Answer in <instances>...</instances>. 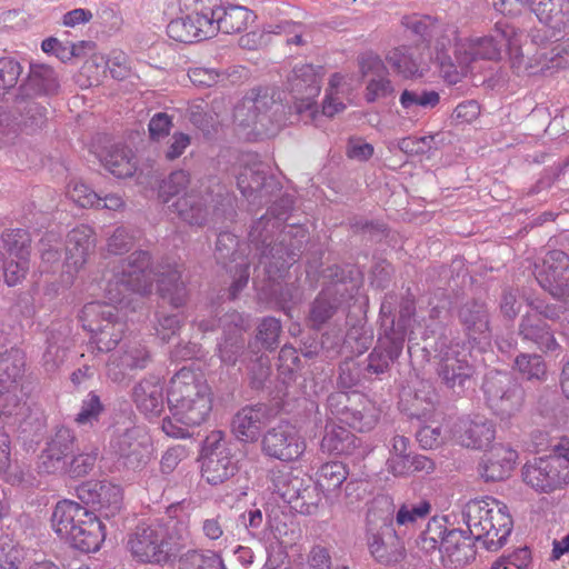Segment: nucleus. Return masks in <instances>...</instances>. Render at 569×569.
I'll use <instances>...</instances> for the list:
<instances>
[{
  "instance_id": "nucleus-29",
  "label": "nucleus",
  "mask_w": 569,
  "mask_h": 569,
  "mask_svg": "<svg viewBox=\"0 0 569 569\" xmlns=\"http://www.w3.org/2000/svg\"><path fill=\"white\" fill-rule=\"evenodd\" d=\"M132 401L148 417H159L164 409L163 386L157 376L141 379L132 388Z\"/></svg>"
},
{
  "instance_id": "nucleus-48",
  "label": "nucleus",
  "mask_w": 569,
  "mask_h": 569,
  "mask_svg": "<svg viewBox=\"0 0 569 569\" xmlns=\"http://www.w3.org/2000/svg\"><path fill=\"white\" fill-rule=\"evenodd\" d=\"M102 163L117 178L131 177L137 169L131 149L120 144L112 146L106 152Z\"/></svg>"
},
{
  "instance_id": "nucleus-49",
  "label": "nucleus",
  "mask_w": 569,
  "mask_h": 569,
  "mask_svg": "<svg viewBox=\"0 0 569 569\" xmlns=\"http://www.w3.org/2000/svg\"><path fill=\"white\" fill-rule=\"evenodd\" d=\"M323 491L312 478H305L302 487L298 490V495H296L290 506L301 515H316L319 511Z\"/></svg>"
},
{
  "instance_id": "nucleus-17",
  "label": "nucleus",
  "mask_w": 569,
  "mask_h": 569,
  "mask_svg": "<svg viewBox=\"0 0 569 569\" xmlns=\"http://www.w3.org/2000/svg\"><path fill=\"white\" fill-rule=\"evenodd\" d=\"M535 278L539 286L556 299L569 297V256L562 250H551L541 266H536Z\"/></svg>"
},
{
  "instance_id": "nucleus-35",
  "label": "nucleus",
  "mask_w": 569,
  "mask_h": 569,
  "mask_svg": "<svg viewBox=\"0 0 569 569\" xmlns=\"http://www.w3.org/2000/svg\"><path fill=\"white\" fill-rule=\"evenodd\" d=\"M89 513L87 507L76 501L61 500L56 505L51 515L52 528L61 539L67 541L76 528L88 518Z\"/></svg>"
},
{
  "instance_id": "nucleus-23",
  "label": "nucleus",
  "mask_w": 569,
  "mask_h": 569,
  "mask_svg": "<svg viewBox=\"0 0 569 569\" xmlns=\"http://www.w3.org/2000/svg\"><path fill=\"white\" fill-rule=\"evenodd\" d=\"M453 437L465 448L483 450L496 438V425L483 416L462 417L455 423Z\"/></svg>"
},
{
  "instance_id": "nucleus-64",
  "label": "nucleus",
  "mask_w": 569,
  "mask_h": 569,
  "mask_svg": "<svg viewBox=\"0 0 569 569\" xmlns=\"http://www.w3.org/2000/svg\"><path fill=\"white\" fill-rule=\"evenodd\" d=\"M253 356L248 365L249 385L253 390H262L271 373L270 360L261 352Z\"/></svg>"
},
{
  "instance_id": "nucleus-36",
  "label": "nucleus",
  "mask_w": 569,
  "mask_h": 569,
  "mask_svg": "<svg viewBox=\"0 0 569 569\" xmlns=\"http://www.w3.org/2000/svg\"><path fill=\"white\" fill-rule=\"evenodd\" d=\"M104 538L106 532L103 523L96 513L90 511L88 518L76 528L72 536L67 539V542L70 543L72 548L89 553L98 551Z\"/></svg>"
},
{
  "instance_id": "nucleus-28",
  "label": "nucleus",
  "mask_w": 569,
  "mask_h": 569,
  "mask_svg": "<svg viewBox=\"0 0 569 569\" xmlns=\"http://www.w3.org/2000/svg\"><path fill=\"white\" fill-rule=\"evenodd\" d=\"M60 81L57 72L48 64L31 63L27 78L18 89L19 97L50 98L58 94Z\"/></svg>"
},
{
  "instance_id": "nucleus-25",
  "label": "nucleus",
  "mask_w": 569,
  "mask_h": 569,
  "mask_svg": "<svg viewBox=\"0 0 569 569\" xmlns=\"http://www.w3.org/2000/svg\"><path fill=\"white\" fill-rule=\"evenodd\" d=\"M497 37L488 36L476 41L471 48L473 59L498 60L501 57L502 50L508 49L511 59V67L520 70L523 54L520 52L519 47H515L511 39L513 29L506 28L500 30L499 24H497Z\"/></svg>"
},
{
  "instance_id": "nucleus-63",
  "label": "nucleus",
  "mask_w": 569,
  "mask_h": 569,
  "mask_svg": "<svg viewBox=\"0 0 569 569\" xmlns=\"http://www.w3.org/2000/svg\"><path fill=\"white\" fill-rule=\"evenodd\" d=\"M277 367L283 382L295 380L296 375L302 368L298 350L292 346L284 345L279 351Z\"/></svg>"
},
{
  "instance_id": "nucleus-22",
  "label": "nucleus",
  "mask_w": 569,
  "mask_h": 569,
  "mask_svg": "<svg viewBox=\"0 0 569 569\" xmlns=\"http://www.w3.org/2000/svg\"><path fill=\"white\" fill-rule=\"evenodd\" d=\"M111 448L128 469L143 468L150 460L149 439L138 428L126 429L111 440Z\"/></svg>"
},
{
  "instance_id": "nucleus-55",
  "label": "nucleus",
  "mask_w": 569,
  "mask_h": 569,
  "mask_svg": "<svg viewBox=\"0 0 569 569\" xmlns=\"http://www.w3.org/2000/svg\"><path fill=\"white\" fill-rule=\"evenodd\" d=\"M99 449L97 447H86L80 449L78 446L77 452L72 455L66 471L61 476H68L72 479L82 478L89 475L98 460Z\"/></svg>"
},
{
  "instance_id": "nucleus-7",
  "label": "nucleus",
  "mask_w": 569,
  "mask_h": 569,
  "mask_svg": "<svg viewBox=\"0 0 569 569\" xmlns=\"http://www.w3.org/2000/svg\"><path fill=\"white\" fill-rule=\"evenodd\" d=\"M82 328L91 333V340L101 352L113 350L123 338L126 323L119 319L118 309L109 303L92 301L79 313Z\"/></svg>"
},
{
  "instance_id": "nucleus-8",
  "label": "nucleus",
  "mask_w": 569,
  "mask_h": 569,
  "mask_svg": "<svg viewBox=\"0 0 569 569\" xmlns=\"http://www.w3.org/2000/svg\"><path fill=\"white\" fill-rule=\"evenodd\" d=\"M328 411L340 422L358 432L372 430L379 419L378 410L360 392L335 391L327 398Z\"/></svg>"
},
{
  "instance_id": "nucleus-21",
  "label": "nucleus",
  "mask_w": 569,
  "mask_h": 569,
  "mask_svg": "<svg viewBox=\"0 0 569 569\" xmlns=\"http://www.w3.org/2000/svg\"><path fill=\"white\" fill-rule=\"evenodd\" d=\"M273 415V408L268 403L258 402L244 406L233 416L231 431L238 440L254 443L261 437L262 428Z\"/></svg>"
},
{
  "instance_id": "nucleus-33",
  "label": "nucleus",
  "mask_w": 569,
  "mask_h": 569,
  "mask_svg": "<svg viewBox=\"0 0 569 569\" xmlns=\"http://www.w3.org/2000/svg\"><path fill=\"white\" fill-rule=\"evenodd\" d=\"M517 459L518 453L516 450L501 445L493 447L479 465V475L487 482L505 480L513 470Z\"/></svg>"
},
{
  "instance_id": "nucleus-58",
  "label": "nucleus",
  "mask_w": 569,
  "mask_h": 569,
  "mask_svg": "<svg viewBox=\"0 0 569 569\" xmlns=\"http://www.w3.org/2000/svg\"><path fill=\"white\" fill-rule=\"evenodd\" d=\"M178 509L176 506H170L167 510L170 520L164 525L166 542L170 547H177L178 555L186 547L187 541L190 538L188 522L181 519H176L172 513Z\"/></svg>"
},
{
  "instance_id": "nucleus-34",
  "label": "nucleus",
  "mask_w": 569,
  "mask_h": 569,
  "mask_svg": "<svg viewBox=\"0 0 569 569\" xmlns=\"http://www.w3.org/2000/svg\"><path fill=\"white\" fill-rule=\"evenodd\" d=\"M322 452L362 457L361 440L345 427L327 425L320 443Z\"/></svg>"
},
{
  "instance_id": "nucleus-30",
  "label": "nucleus",
  "mask_w": 569,
  "mask_h": 569,
  "mask_svg": "<svg viewBox=\"0 0 569 569\" xmlns=\"http://www.w3.org/2000/svg\"><path fill=\"white\" fill-rule=\"evenodd\" d=\"M360 70L363 76L372 74L366 87L365 99L367 102L372 103L393 93L395 88L387 78L388 71L378 56L362 57Z\"/></svg>"
},
{
  "instance_id": "nucleus-38",
  "label": "nucleus",
  "mask_w": 569,
  "mask_h": 569,
  "mask_svg": "<svg viewBox=\"0 0 569 569\" xmlns=\"http://www.w3.org/2000/svg\"><path fill=\"white\" fill-rule=\"evenodd\" d=\"M493 502H499L496 499L488 498L487 500H471L463 509V519L468 527V532L477 540L482 541L488 535L487 528L490 526L491 517L493 516Z\"/></svg>"
},
{
  "instance_id": "nucleus-27",
  "label": "nucleus",
  "mask_w": 569,
  "mask_h": 569,
  "mask_svg": "<svg viewBox=\"0 0 569 569\" xmlns=\"http://www.w3.org/2000/svg\"><path fill=\"white\" fill-rule=\"evenodd\" d=\"M517 335L522 342L543 353L555 352L561 348L550 325L537 315H522Z\"/></svg>"
},
{
  "instance_id": "nucleus-1",
  "label": "nucleus",
  "mask_w": 569,
  "mask_h": 569,
  "mask_svg": "<svg viewBox=\"0 0 569 569\" xmlns=\"http://www.w3.org/2000/svg\"><path fill=\"white\" fill-rule=\"evenodd\" d=\"M269 219L262 216L254 221L248 234L249 243L240 242L238 236L221 231L216 240L214 258L227 272L232 276V282L222 297L236 300L247 287L250 276V260L247 250L252 248L263 264L270 280L282 278L301 257L309 241L308 230L299 223H289L281 230L278 240L272 241L268 230Z\"/></svg>"
},
{
  "instance_id": "nucleus-5",
  "label": "nucleus",
  "mask_w": 569,
  "mask_h": 569,
  "mask_svg": "<svg viewBox=\"0 0 569 569\" xmlns=\"http://www.w3.org/2000/svg\"><path fill=\"white\" fill-rule=\"evenodd\" d=\"M522 480L539 493H550L569 483V438H561L548 456L533 458L521 470Z\"/></svg>"
},
{
  "instance_id": "nucleus-31",
  "label": "nucleus",
  "mask_w": 569,
  "mask_h": 569,
  "mask_svg": "<svg viewBox=\"0 0 569 569\" xmlns=\"http://www.w3.org/2000/svg\"><path fill=\"white\" fill-rule=\"evenodd\" d=\"M96 237L92 228L80 224L73 228L67 236L66 263L78 271L84 266L88 257L94 252Z\"/></svg>"
},
{
  "instance_id": "nucleus-13",
  "label": "nucleus",
  "mask_w": 569,
  "mask_h": 569,
  "mask_svg": "<svg viewBox=\"0 0 569 569\" xmlns=\"http://www.w3.org/2000/svg\"><path fill=\"white\" fill-rule=\"evenodd\" d=\"M430 347L439 358L438 376L441 382L455 393L460 395L465 391L466 383L470 381L473 375V367L460 352L448 345V338L441 335Z\"/></svg>"
},
{
  "instance_id": "nucleus-60",
  "label": "nucleus",
  "mask_w": 569,
  "mask_h": 569,
  "mask_svg": "<svg viewBox=\"0 0 569 569\" xmlns=\"http://www.w3.org/2000/svg\"><path fill=\"white\" fill-rule=\"evenodd\" d=\"M152 362V355L147 346L140 342H129L124 345L120 356L121 366L130 370H143Z\"/></svg>"
},
{
  "instance_id": "nucleus-19",
  "label": "nucleus",
  "mask_w": 569,
  "mask_h": 569,
  "mask_svg": "<svg viewBox=\"0 0 569 569\" xmlns=\"http://www.w3.org/2000/svg\"><path fill=\"white\" fill-rule=\"evenodd\" d=\"M237 186L244 198L259 206L268 203L270 196L279 189V182L261 161L244 166L237 176Z\"/></svg>"
},
{
  "instance_id": "nucleus-54",
  "label": "nucleus",
  "mask_w": 569,
  "mask_h": 569,
  "mask_svg": "<svg viewBox=\"0 0 569 569\" xmlns=\"http://www.w3.org/2000/svg\"><path fill=\"white\" fill-rule=\"evenodd\" d=\"M410 440L405 436H395L390 457L387 460L388 471L396 477L408 476L410 458L413 457L409 450Z\"/></svg>"
},
{
  "instance_id": "nucleus-9",
  "label": "nucleus",
  "mask_w": 569,
  "mask_h": 569,
  "mask_svg": "<svg viewBox=\"0 0 569 569\" xmlns=\"http://www.w3.org/2000/svg\"><path fill=\"white\" fill-rule=\"evenodd\" d=\"M200 457L201 476L211 486L222 485L238 471L237 460L220 430H213L206 437Z\"/></svg>"
},
{
  "instance_id": "nucleus-39",
  "label": "nucleus",
  "mask_w": 569,
  "mask_h": 569,
  "mask_svg": "<svg viewBox=\"0 0 569 569\" xmlns=\"http://www.w3.org/2000/svg\"><path fill=\"white\" fill-rule=\"evenodd\" d=\"M180 12L192 19L193 28L204 34V39L214 36V8L220 0H177Z\"/></svg>"
},
{
  "instance_id": "nucleus-11",
  "label": "nucleus",
  "mask_w": 569,
  "mask_h": 569,
  "mask_svg": "<svg viewBox=\"0 0 569 569\" xmlns=\"http://www.w3.org/2000/svg\"><path fill=\"white\" fill-rule=\"evenodd\" d=\"M482 390L487 405L501 419L510 418L521 408L523 390L509 372L489 371L485 376Z\"/></svg>"
},
{
  "instance_id": "nucleus-43",
  "label": "nucleus",
  "mask_w": 569,
  "mask_h": 569,
  "mask_svg": "<svg viewBox=\"0 0 569 569\" xmlns=\"http://www.w3.org/2000/svg\"><path fill=\"white\" fill-rule=\"evenodd\" d=\"M493 516H490L492 521L487 528L488 535L485 538V548L491 551H496L505 545L513 527L507 506L493 502Z\"/></svg>"
},
{
  "instance_id": "nucleus-20",
  "label": "nucleus",
  "mask_w": 569,
  "mask_h": 569,
  "mask_svg": "<svg viewBox=\"0 0 569 569\" xmlns=\"http://www.w3.org/2000/svg\"><path fill=\"white\" fill-rule=\"evenodd\" d=\"M405 347L402 336L397 337L379 332L377 345L363 362L365 380H381L389 373L391 366L398 360Z\"/></svg>"
},
{
  "instance_id": "nucleus-14",
  "label": "nucleus",
  "mask_w": 569,
  "mask_h": 569,
  "mask_svg": "<svg viewBox=\"0 0 569 569\" xmlns=\"http://www.w3.org/2000/svg\"><path fill=\"white\" fill-rule=\"evenodd\" d=\"M260 450L270 459L291 462L303 455L306 441L293 425L280 421L261 436Z\"/></svg>"
},
{
  "instance_id": "nucleus-32",
  "label": "nucleus",
  "mask_w": 569,
  "mask_h": 569,
  "mask_svg": "<svg viewBox=\"0 0 569 569\" xmlns=\"http://www.w3.org/2000/svg\"><path fill=\"white\" fill-rule=\"evenodd\" d=\"M71 330L66 323L52 325L47 332L42 366L47 372H54L67 358L71 346Z\"/></svg>"
},
{
  "instance_id": "nucleus-61",
  "label": "nucleus",
  "mask_w": 569,
  "mask_h": 569,
  "mask_svg": "<svg viewBox=\"0 0 569 569\" xmlns=\"http://www.w3.org/2000/svg\"><path fill=\"white\" fill-rule=\"evenodd\" d=\"M348 470L341 461H330L321 466L317 482L325 491L338 489L347 479Z\"/></svg>"
},
{
  "instance_id": "nucleus-42",
  "label": "nucleus",
  "mask_w": 569,
  "mask_h": 569,
  "mask_svg": "<svg viewBox=\"0 0 569 569\" xmlns=\"http://www.w3.org/2000/svg\"><path fill=\"white\" fill-rule=\"evenodd\" d=\"M321 67L308 63L296 66L288 77V89L291 94L307 93V97H318L321 89Z\"/></svg>"
},
{
  "instance_id": "nucleus-50",
  "label": "nucleus",
  "mask_w": 569,
  "mask_h": 569,
  "mask_svg": "<svg viewBox=\"0 0 569 569\" xmlns=\"http://www.w3.org/2000/svg\"><path fill=\"white\" fill-rule=\"evenodd\" d=\"M401 107L407 113H417L419 110H431L440 103V94L436 90L405 89L399 98Z\"/></svg>"
},
{
  "instance_id": "nucleus-10",
  "label": "nucleus",
  "mask_w": 569,
  "mask_h": 569,
  "mask_svg": "<svg viewBox=\"0 0 569 569\" xmlns=\"http://www.w3.org/2000/svg\"><path fill=\"white\" fill-rule=\"evenodd\" d=\"M167 536L161 525H139L129 536L128 548L138 561L167 565L178 557L177 547L167 545Z\"/></svg>"
},
{
  "instance_id": "nucleus-41",
  "label": "nucleus",
  "mask_w": 569,
  "mask_h": 569,
  "mask_svg": "<svg viewBox=\"0 0 569 569\" xmlns=\"http://www.w3.org/2000/svg\"><path fill=\"white\" fill-rule=\"evenodd\" d=\"M282 325L280 319L263 317L256 327L254 336L248 341V350L252 355L274 351L280 343Z\"/></svg>"
},
{
  "instance_id": "nucleus-46",
  "label": "nucleus",
  "mask_w": 569,
  "mask_h": 569,
  "mask_svg": "<svg viewBox=\"0 0 569 569\" xmlns=\"http://www.w3.org/2000/svg\"><path fill=\"white\" fill-rule=\"evenodd\" d=\"M158 290L163 301L173 308L182 307L187 301V289L178 269L161 272L158 279Z\"/></svg>"
},
{
  "instance_id": "nucleus-62",
  "label": "nucleus",
  "mask_w": 569,
  "mask_h": 569,
  "mask_svg": "<svg viewBox=\"0 0 569 569\" xmlns=\"http://www.w3.org/2000/svg\"><path fill=\"white\" fill-rule=\"evenodd\" d=\"M1 248L9 254L18 258H27L30 244V234L26 229H9L1 236Z\"/></svg>"
},
{
  "instance_id": "nucleus-37",
  "label": "nucleus",
  "mask_w": 569,
  "mask_h": 569,
  "mask_svg": "<svg viewBox=\"0 0 569 569\" xmlns=\"http://www.w3.org/2000/svg\"><path fill=\"white\" fill-rule=\"evenodd\" d=\"M254 18L253 12L246 7L222 6L220 1L214 8V34L219 31L227 34L240 33L247 30Z\"/></svg>"
},
{
  "instance_id": "nucleus-40",
  "label": "nucleus",
  "mask_w": 569,
  "mask_h": 569,
  "mask_svg": "<svg viewBox=\"0 0 569 569\" xmlns=\"http://www.w3.org/2000/svg\"><path fill=\"white\" fill-rule=\"evenodd\" d=\"M475 540L468 530L453 528L445 539L441 552L450 559L456 568L465 567L476 559Z\"/></svg>"
},
{
  "instance_id": "nucleus-53",
  "label": "nucleus",
  "mask_w": 569,
  "mask_h": 569,
  "mask_svg": "<svg viewBox=\"0 0 569 569\" xmlns=\"http://www.w3.org/2000/svg\"><path fill=\"white\" fill-rule=\"evenodd\" d=\"M416 315V299L409 291L399 302L398 318L391 319L389 323L382 322V331L391 336H402L406 341L407 330Z\"/></svg>"
},
{
  "instance_id": "nucleus-3",
  "label": "nucleus",
  "mask_w": 569,
  "mask_h": 569,
  "mask_svg": "<svg viewBox=\"0 0 569 569\" xmlns=\"http://www.w3.org/2000/svg\"><path fill=\"white\" fill-rule=\"evenodd\" d=\"M167 402L172 418L186 427L200 426L212 410L210 387L186 367L171 378Z\"/></svg>"
},
{
  "instance_id": "nucleus-57",
  "label": "nucleus",
  "mask_w": 569,
  "mask_h": 569,
  "mask_svg": "<svg viewBox=\"0 0 569 569\" xmlns=\"http://www.w3.org/2000/svg\"><path fill=\"white\" fill-rule=\"evenodd\" d=\"M180 13L181 16L171 20L167 26L168 36L183 43L204 40V34L200 33L197 28H193L192 19L187 17L186 12Z\"/></svg>"
},
{
  "instance_id": "nucleus-18",
  "label": "nucleus",
  "mask_w": 569,
  "mask_h": 569,
  "mask_svg": "<svg viewBox=\"0 0 569 569\" xmlns=\"http://www.w3.org/2000/svg\"><path fill=\"white\" fill-rule=\"evenodd\" d=\"M458 321L472 347L485 349L490 343V312L480 299H469L457 309Z\"/></svg>"
},
{
  "instance_id": "nucleus-56",
  "label": "nucleus",
  "mask_w": 569,
  "mask_h": 569,
  "mask_svg": "<svg viewBox=\"0 0 569 569\" xmlns=\"http://www.w3.org/2000/svg\"><path fill=\"white\" fill-rule=\"evenodd\" d=\"M445 522V519L432 518L429 520L426 530L421 532L419 538V546L422 550L427 552L436 549L442 550L445 539L450 532Z\"/></svg>"
},
{
  "instance_id": "nucleus-26",
  "label": "nucleus",
  "mask_w": 569,
  "mask_h": 569,
  "mask_svg": "<svg viewBox=\"0 0 569 569\" xmlns=\"http://www.w3.org/2000/svg\"><path fill=\"white\" fill-rule=\"evenodd\" d=\"M274 101L267 93H253L246 96L236 106L233 111L234 122L244 129H252L258 132L267 128L269 111Z\"/></svg>"
},
{
  "instance_id": "nucleus-15",
  "label": "nucleus",
  "mask_w": 569,
  "mask_h": 569,
  "mask_svg": "<svg viewBox=\"0 0 569 569\" xmlns=\"http://www.w3.org/2000/svg\"><path fill=\"white\" fill-rule=\"evenodd\" d=\"M367 516L368 547L372 557L381 565L390 566L400 562L405 557V547L398 538L392 519L381 518L380 523Z\"/></svg>"
},
{
  "instance_id": "nucleus-59",
  "label": "nucleus",
  "mask_w": 569,
  "mask_h": 569,
  "mask_svg": "<svg viewBox=\"0 0 569 569\" xmlns=\"http://www.w3.org/2000/svg\"><path fill=\"white\" fill-rule=\"evenodd\" d=\"M190 173L179 169L172 171L159 186V198L168 203L172 198L184 194L190 184Z\"/></svg>"
},
{
  "instance_id": "nucleus-52",
  "label": "nucleus",
  "mask_w": 569,
  "mask_h": 569,
  "mask_svg": "<svg viewBox=\"0 0 569 569\" xmlns=\"http://www.w3.org/2000/svg\"><path fill=\"white\" fill-rule=\"evenodd\" d=\"M347 332L343 339V347L349 348L350 352L361 355L369 349L372 341V332L366 326L363 318H357L353 321L351 316H347Z\"/></svg>"
},
{
  "instance_id": "nucleus-45",
  "label": "nucleus",
  "mask_w": 569,
  "mask_h": 569,
  "mask_svg": "<svg viewBox=\"0 0 569 569\" xmlns=\"http://www.w3.org/2000/svg\"><path fill=\"white\" fill-rule=\"evenodd\" d=\"M530 10L546 26L562 29L569 17V0H530Z\"/></svg>"
},
{
  "instance_id": "nucleus-12",
  "label": "nucleus",
  "mask_w": 569,
  "mask_h": 569,
  "mask_svg": "<svg viewBox=\"0 0 569 569\" xmlns=\"http://www.w3.org/2000/svg\"><path fill=\"white\" fill-rule=\"evenodd\" d=\"M79 446L74 431L68 427H56L46 438L38 457L40 473L60 476Z\"/></svg>"
},
{
  "instance_id": "nucleus-16",
  "label": "nucleus",
  "mask_w": 569,
  "mask_h": 569,
  "mask_svg": "<svg viewBox=\"0 0 569 569\" xmlns=\"http://www.w3.org/2000/svg\"><path fill=\"white\" fill-rule=\"evenodd\" d=\"M78 499L98 512L99 518H112L122 508L123 493L119 485L108 480H88L76 488Z\"/></svg>"
},
{
  "instance_id": "nucleus-6",
  "label": "nucleus",
  "mask_w": 569,
  "mask_h": 569,
  "mask_svg": "<svg viewBox=\"0 0 569 569\" xmlns=\"http://www.w3.org/2000/svg\"><path fill=\"white\" fill-rule=\"evenodd\" d=\"M218 198L212 208L210 194L191 190L179 197L170 208L182 222L190 227L202 228L210 221L214 223L232 221L237 214L234 199L229 194H218Z\"/></svg>"
},
{
  "instance_id": "nucleus-47",
  "label": "nucleus",
  "mask_w": 569,
  "mask_h": 569,
  "mask_svg": "<svg viewBox=\"0 0 569 569\" xmlns=\"http://www.w3.org/2000/svg\"><path fill=\"white\" fill-rule=\"evenodd\" d=\"M177 569H226L221 556L209 549H189L176 558Z\"/></svg>"
},
{
  "instance_id": "nucleus-51",
  "label": "nucleus",
  "mask_w": 569,
  "mask_h": 569,
  "mask_svg": "<svg viewBox=\"0 0 569 569\" xmlns=\"http://www.w3.org/2000/svg\"><path fill=\"white\" fill-rule=\"evenodd\" d=\"M270 482L273 492L287 503L291 505L298 490L302 487L305 478L295 475L291 470L272 469L270 471Z\"/></svg>"
},
{
  "instance_id": "nucleus-24",
  "label": "nucleus",
  "mask_w": 569,
  "mask_h": 569,
  "mask_svg": "<svg viewBox=\"0 0 569 569\" xmlns=\"http://www.w3.org/2000/svg\"><path fill=\"white\" fill-rule=\"evenodd\" d=\"M348 299L342 298L335 286H326L309 305L306 325L315 331H321L340 311Z\"/></svg>"
},
{
  "instance_id": "nucleus-44",
  "label": "nucleus",
  "mask_w": 569,
  "mask_h": 569,
  "mask_svg": "<svg viewBox=\"0 0 569 569\" xmlns=\"http://www.w3.org/2000/svg\"><path fill=\"white\" fill-rule=\"evenodd\" d=\"M14 113L29 132L42 129L48 120V108L36 99L16 96Z\"/></svg>"
},
{
  "instance_id": "nucleus-4",
  "label": "nucleus",
  "mask_w": 569,
  "mask_h": 569,
  "mask_svg": "<svg viewBox=\"0 0 569 569\" xmlns=\"http://www.w3.org/2000/svg\"><path fill=\"white\" fill-rule=\"evenodd\" d=\"M154 280L152 257L149 251L136 250L121 262V270L109 280L106 292L111 303L126 305L131 295L151 292Z\"/></svg>"
},
{
  "instance_id": "nucleus-2",
  "label": "nucleus",
  "mask_w": 569,
  "mask_h": 569,
  "mask_svg": "<svg viewBox=\"0 0 569 569\" xmlns=\"http://www.w3.org/2000/svg\"><path fill=\"white\" fill-rule=\"evenodd\" d=\"M26 368V352L0 335V476L11 466V441L3 423L21 426L29 410L21 396Z\"/></svg>"
}]
</instances>
